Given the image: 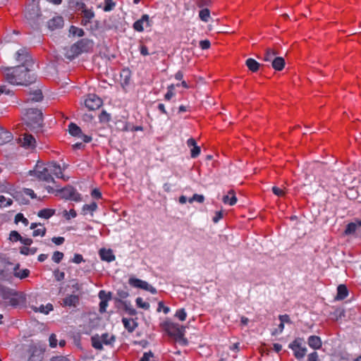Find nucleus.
<instances>
[{"label":"nucleus","mask_w":361,"mask_h":361,"mask_svg":"<svg viewBox=\"0 0 361 361\" xmlns=\"http://www.w3.org/2000/svg\"><path fill=\"white\" fill-rule=\"evenodd\" d=\"M32 68L26 66L1 67L0 71L4 80L8 83L16 86H28L37 80Z\"/></svg>","instance_id":"1"},{"label":"nucleus","mask_w":361,"mask_h":361,"mask_svg":"<svg viewBox=\"0 0 361 361\" xmlns=\"http://www.w3.org/2000/svg\"><path fill=\"white\" fill-rule=\"evenodd\" d=\"M30 173L39 180H54L57 178H63V171L61 166L56 163L45 164L37 161L33 171Z\"/></svg>","instance_id":"2"},{"label":"nucleus","mask_w":361,"mask_h":361,"mask_svg":"<svg viewBox=\"0 0 361 361\" xmlns=\"http://www.w3.org/2000/svg\"><path fill=\"white\" fill-rule=\"evenodd\" d=\"M25 295L22 292L5 288L0 285V305L16 307L25 303Z\"/></svg>","instance_id":"3"},{"label":"nucleus","mask_w":361,"mask_h":361,"mask_svg":"<svg viewBox=\"0 0 361 361\" xmlns=\"http://www.w3.org/2000/svg\"><path fill=\"white\" fill-rule=\"evenodd\" d=\"M23 119L30 128L37 129L42 125V113L37 109H29L25 113Z\"/></svg>","instance_id":"4"},{"label":"nucleus","mask_w":361,"mask_h":361,"mask_svg":"<svg viewBox=\"0 0 361 361\" xmlns=\"http://www.w3.org/2000/svg\"><path fill=\"white\" fill-rule=\"evenodd\" d=\"M92 41L88 39H82L73 44L71 48L73 55L78 56L82 52L89 51L92 47Z\"/></svg>","instance_id":"5"},{"label":"nucleus","mask_w":361,"mask_h":361,"mask_svg":"<svg viewBox=\"0 0 361 361\" xmlns=\"http://www.w3.org/2000/svg\"><path fill=\"white\" fill-rule=\"evenodd\" d=\"M15 58L16 61L19 63L18 66H26L28 67H33L34 66L32 57L25 49L18 50L15 54Z\"/></svg>","instance_id":"6"},{"label":"nucleus","mask_w":361,"mask_h":361,"mask_svg":"<svg viewBox=\"0 0 361 361\" xmlns=\"http://www.w3.org/2000/svg\"><path fill=\"white\" fill-rule=\"evenodd\" d=\"M128 283L130 286L139 288L145 290L150 292L152 294H155L157 293V290L152 286L149 284L147 281H142L136 278H130L128 280Z\"/></svg>","instance_id":"7"},{"label":"nucleus","mask_w":361,"mask_h":361,"mask_svg":"<svg viewBox=\"0 0 361 361\" xmlns=\"http://www.w3.org/2000/svg\"><path fill=\"white\" fill-rule=\"evenodd\" d=\"M152 26V21L147 14H144L142 17L136 20L133 25V29L137 32H143L145 28L150 27Z\"/></svg>","instance_id":"8"},{"label":"nucleus","mask_w":361,"mask_h":361,"mask_svg":"<svg viewBox=\"0 0 361 361\" xmlns=\"http://www.w3.org/2000/svg\"><path fill=\"white\" fill-rule=\"evenodd\" d=\"M85 106L91 111L98 109L102 105V100L96 94H89L85 100Z\"/></svg>","instance_id":"9"},{"label":"nucleus","mask_w":361,"mask_h":361,"mask_svg":"<svg viewBox=\"0 0 361 361\" xmlns=\"http://www.w3.org/2000/svg\"><path fill=\"white\" fill-rule=\"evenodd\" d=\"M68 131L71 135L81 139L83 142L87 143L92 140L91 137L83 134L80 128L73 123L68 126Z\"/></svg>","instance_id":"10"},{"label":"nucleus","mask_w":361,"mask_h":361,"mask_svg":"<svg viewBox=\"0 0 361 361\" xmlns=\"http://www.w3.org/2000/svg\"><path fill=\"white\" fill-rule=\"evenodd\" d=\"M21 145L27 149H33L36 146L35 138L30 134L24 133L19 138Z\"/></svg>","instance_id":"11"},{"label":"nucleus","mask_w":361,"mask_h":361,"mask_svg":"<svg viewBox=\"0 0 361 361\" xmlns=\"http://www.w3.org/2000/svg\"><path fill=\"white\" fill-rule=\"evenodd\" d=\"M289 348L294 351V355L298 359L302 358L307 352L305 347L301 345L299 340L296 339L289 345Z\"/></svg>","instance_id":"12"},{"label":"nucleus","mask_w":361,"mask_h":361,"mask_svg":"<svg viewBox=\"0 0 361 361\" xmlns=\"http://www.w3.org/2000/svg\"><path fill=\"white\" fill-rule=\"evenodd\" d=\"M79 303V297L76 295H68L61 302L63 307H75Z\"/></svg>","instance_id":"13"},{"label":"nucleus","mask_w":361,"mask_h":361,"mask_svg":"<svg viewBox=\"0 0 361 361\" xmlns=\"http://www.w3.org/2000/svg\"><path fill=\"white\" fill-rule=\"evenodd\" d=\"M187 145L190 147V155L191 157L195 158L200 153V147L197 145L196 141L193 138H190L187 141Z\"/></svg>","instance_id":"14"},{"label":"nucleus","mask_w":361,"mask_h":361,"mask_svg":"<svg viewBox=\"0 0 361 361\" xmlns=\"http://www.w3.org/2000/svg\"><path fill=\"white\" fill-rule=\"evenodd\" d=\"M63 25V19L61 16H56L48 22V27L50 30H55L62 27Z\"/></svg>","instance_id":"15"},{"label":"nucleus","mask_w":361,"mask_h":361,"mask_svg":"<svg viewBox=\"0 0 361 361\" xmlns=\"http://www.w3.org/2000/svg\"><path fill=\"white\" fill-rule=\"evenodd\" d=\"M99 256L101 259L104 261L111 262L115 260V255L113 254L111 250L109 249H101L99 250Z\"/></svg>","instance_id":"16"},{"label":"nucleus","mask_w":361,"mask_h":361,"mask_svg":"<svg viewBox=\"0 0 361 361\" xmlns=\"http://www.w3.org/2000/svg\"><path fill=\"white\" fill-rule=\"evenodd\" d=\"M74 189L69 185L56 190V195L60 196L61 198L69 200L71 197V195L73 192Z\"/></svg>","instance_id":"17"},{"label":"nucleus","mask_w":361,"mask_h":361,"mask_svg":"<svg viewBox=\"0 0 361 361\" xmlns=\"http://www.w3.org/2000/svg\"><path fill=\"white\" fill-rule=\"evenodd\" d=\"M222 201L226 204H229L231 206L234 205L237 202V197H235L234 190H229L228 194L223 197Z\"/></svg>","instance_id":"18"},{"label":"nucleus","mask_w":361,"mask_h":361,"mask_svg":"<svg viewBox=\"0 0 361 361\" xmlns=\"http://www.w3.org/2000/svg\"><path fill=\"white\" fill-rule=\"evenodd\" d=\"M82 14V18L81 20V25L83 26H86L88 23H91V20L94 18V12L92 8H90L89 11H85V13Z\"/></svg>","instance_id":"19"},{"label":"nucleus","mask_w":361,"mask_h":361,"mask_svg":"<svg viewBox=\"0 0 361 361\" xmlns=\"http://www.w3.org/2000/svg\"><path fill=\"white\" fill-rule=\"evenodd\" d=\"M13 139L12 133L0 127V145L10 142Z\"/></svg>","instance_id":"20"},{"label":"nucleus","mask_w":361,"mask_h":361,"mask_svg":"<svg viewBox=\"0 0 361 361\" xmlns=\"http://www.w3.org/2000/svg\"><path fill=\"white\" fill-rule=\"evenodd\" d=\"M307 343L313 349H319L322 347V341L319 336H310L308 338Z\"/></svg>","instance_id":"21"},{"label":"nucleus","mask_w":361,"mask_h":361,"mask_svg":"<svg viewBox=\"0 0 361 361\" xmlns=\"http://www.w3.org/2000/svg\"><path fill=\"white\" fill-rule=\"evenodd\" d=\"M271 66L274 70L280 71L284 68L285 61H284L283 58H282V57H280V56L275 57L272 60Z\"/></svg>","instance_id":"22"},{"label":"nucleus","mask_w":361,"mask_h":361,"mask_svg":"<svg viewBox=\"0 0 361 361\" xmlns=\"http://www.w3.org/2000/svg\"><path fill=\"white\" fill-rule=\"evenodd\" d=\"M30 353L31 355L27 361H40L42 358V352L40 350L35 347H31L30 349Z\"/></svg>","instance_id":"23"},{"label":"nucleus","mask_w":361,"mask_h":361,"mask_svg":"<svg viewBox=\"0 0 361 361\" xmlns=\"http://www.w3.org/2000/svg\"><path fill=\"white\" fill-rule=\"evenodd\" d=\"M30 270L27 269H20L19 264H17L14 268L13 275L20 279H23L29 276Z\"/></svg>","instance_id":"24"},{"label":"nucleus","mask_w":361,"mask_h":361,"mask_svg":"<svg viewBox=\"0 0 361 361\" xmlns=\"http://www.w3.org/2000/svg\"><path fill=\"white\" fill-rule=\"evenodd\" d=\"M348 291L345 285H339L337 288L336 300H343L348 296Z\"/></svg>","instance_id":"25"},{"label":"nucleus","mask_w":361,"mask_h":361,"mask_svg":"<svg viewBox=\"0 0 361 361\" xmlns=\"http://www.w3.org/2000/svg\"><path fill=\"white\" fill-rule=\"evenodd\" d=\"M122 322L123 324L124 327L129 331L133 332L137 324L133 319H128L127 318H123Z\"/></svg>","instance_id":"26"},{"label":"nucleus","mask_w":361,"mask_h":361,"mask_svg":"<svg viewBox=\"0 0 361 361\" xmlns=\"http://www.w3.org/2000/svg\"><path fill=\"white\" fill-rule=\"evenodd\" d=\"M97 209V204L96 202H93L90 204H84L82 207V214L84 215L87 214V213H90L92 216V213L96 211Z\"/></svg>","instance_id":"27"},{"label":"nucleus","mask_w":361,"mask_h":361,"mask_svg":"<svg viewBox=\"0 0 361 361\" xmlns=\"http://www.w3.org/2000/svg\"><path fill=\"white\" fill-rule=\"evenodd\" d=\"M55 214V210L51 209H43L38 212L37 216L40 218L48 219Z\"/></svg>","instance_id":"28"},{"label":"nucleus","mask_w":361,"mask_h":361,"mask_svg":"<svg viewBox=\"0 0 361 361\" xmlns=\"http://www.w3.org/2000/svg\"><path fill=\"white\" fill-rule=\"evenodd\" d=\"M245 64L249 68V70L252 72L257 71L259 67V63L257 61L251 58L246 60Z\"/></svg>","instance_id":"29"},{"label":"nucleus","mask_w":361,"mask_h":361,"mask_svg":"<svg viewBox=\"0 0 361 361\" xmlns=\"http://www.w3.org/2000/svg\"><path fill=\"white\" fill-rule=\"evenodd\" d=\"M33 310L35 312H39L47 314L49 312L53 310V305L50 303H48L46 305H42L39 307H35L33 308Z\"/></svg>","instance_id":"30"},{"label":"nucleus","mask_w":361,"mask_h":361,"mask_svg":"<svg viewBox=\"0 0 361 361\" xmlns=\"http://www.w3.org/2000/svg\"><path fill=\"white\" fill-rule=\"evenodd\" d=\"M42 99V93L40 90H35L33 92L30 93L28 100L39 102Z\"/></svg>","instance_id":"31"},{"label":"nucleus","mask_w":361,"mask_h":361,"mask_svg":"<svg viewBox=\"0 0 361 361\" xmlns=\"http://www.w3.org/2000/svg\"><path fill=\"white\" fill-rule=\"evenodd\" d=\"M92 346L97 350H102L103 348L102 342L100 336L98 335L94 336L91 338Z\"/></svg>","instance_id":"32"},{"label":"nucleus","mask_w":361,"mask_h":361,"mask_svg":"<svg viewBox=\"0 0 361 361\" xmlns=\"http://www.w3.org/2000/svg\"><path fill=\"white\" fill-rule=\"evenodd\" d=\"M276 52L271 49H266L264 56V61H270L272 62V60L276 57Z\"/></svg>","instance_id":"33"},{"label":"nucleus","mask_w":361,"mask_h":361,"mask_svg":"<svg viewBox=\"0 0 361 361\" xmlns=\"http://www.w3.org/2000/svg\"><path fill=\"white\" fill-rule=\"evenodd\" d=\"M69 32L73 36L82 37L85 32L82 28L78 27L75 25H71L69 29Z\"/></svg>","instance_id":"34"},{"label":"nucleus","mask_w":361,"mask_h":361,"mask_svg":"<svg viewBox=\"0 0 361 361\" xmlns=\"http://www.w3.org/2000/svg\"><path fill=\"white\" fill-rule=\"evenodd\" d=\"M199 17L202 21L205 23L208 22L210 18L209 10L208 8L202 9L199 12Z\"/></svg>","instance_id":"35"},{"label":"nucleus","mask_w":361,"mask_h":361,"mask_svg":"<svg viewBox=\"0 0 361 361\" xmlns=\"http://www.w3.org/2000/svg\"><path fill=\"white\" fill-rule=\"evenodd\" d=\"M37 249L36 247H28L26 246L20 248V253L24 255H32L37 252Z\"/></svg>","instance_id":"36"},{"label":"nucleus","mask_w":361,"mask_h":361,"mask_svg":"<svg viewBox=\"0 0 361 361\" xmlns=\"http://www.w3.org/2000/svg\"><path fill=\"white\" fill-rule=\"evenodd\" d=\"M281 324H279L280 332H282L284 329V323H290V320L288 314H283L279 316Z\"/></svg>","instance_id":"37"},{"label":"nucleus","mask_w":361,"mask_h":361,"mask_svg":"<svg viewBox=\"0 0 361 361\" xmlns=\"http://www.w3.org/2000/svg\"><path fill=\"white\" fill-rule=\"evenodd\" d=\"M116 6V3L114 0H104V11L106 12L112 11Z\"/></svg>","instance_id":"38"},{"label":"nucleus","mask_w":361,"mask_h":361,"mask_svg":"<svg viewBox=\"0 0 361 361\" xmlns=\"http://www.w3.org/2000/svg\"><path fill=\"white\" fill-rule=\"evenodd\" d=\"M136 302V305H137V307L142 308V309H144V310H149V302H145L142 298H137L135 300Z\"/></svg>","instance_id":"39"},{"label":"nucleus","mask_w":361,"mask_h":361,"mask_svg":"<svg viewBox=\"0 0 361 361\" xmlns=\"http://www.w3.org/2000/svg\"><path fill=\"white\" fill-rule=\"evenodd\" d=\"M19 221H21L25 226H27L29 224L28 220L21 213L17 214L15 216V222L17 224Z\"/></svg>","instance_id":"40"},{"label":"nucleus","mask_w":361,"mask_h":361,"mask_svg":"<svg viewBox=\"0 0 361 361\" xmlns=\"http://www.w3.org/2000/svg\"><path fill=\"white\" fill-rule=\"evenodd\" d=\"M13 204L11 199H7L4 195H0V206L9 207Z\"/></svg>","instance_id":"41"},{"label":"nucleus","mask_w":361,"mask_h":361,"mask_svg":"<svg viewBox=\"0 0 361 361\" xmlns=\"http://www.w3.org/2000/svg\"><path fill=\"white\" fill-rule=\"evenodd\" d=\"M175 316L180 321H185L187 317V313L184 309L178 310Z\"/></svg>","instance_id":"42"},{"label":"nucleus","mask_w":361,"mask_h":361,"mask_svg":"<svg viewBox=\"0 0 361 361\" xmlns=\"http://www.w3.org/2000/svg\"><path fill=\"white\" fill-rule=\"evenodd\" d=\"M356 228H357V224H355V223H350L347 225V227L345 228V233L348 235V234H351V233H353L355 231H356Z\"/></svg>","instance_id":"43"},{"label":"nucleus","mask_w":361,"mask_h":361,"mask_svg":"<svg viewBox=\"0 0 361 361\" xmlns=\"http://www.w3.org/2000/svg\"><path fill=\"white\" fill-rule=\"evenodd\" d=\"M102 343L106 345L111 343V341L114 340L113 336L109 337V334H104L100 336Z\"/></svg>","instance_id":"44"},{"label":"nucleus","mask_w":361,"mask_h":361,"mask_svg":"<svg viewBox=\"0 0 361 361\" xmlns=\"http://www.w3.org/2000/svg\"><path fill=\"white\" fill-rule=\"evenodd\" d=\"M63 257V252L56 251L54 252L52 256V260L56 263H59Z\"/></svg>","instance_id":"45"},{"label":"nucleus","mask_w":361,"mask_h":361,"mask_svg":"<svg viewBox=\"0 0 361 361\" xmlns=\"http://www.w3.org/2000/svg\"><path fill=\"white\" fill-rule=\"evenodd\" d=\"M126 310L130 315L136 314V310L131 306L130 302H123Z\"/></svg>","instance_id":"46"},{"label":"nucleus","mask_w":361,"mask_h":361,"mask_svg":"<svg viewBox=\"0 0 361 361\" xmlns=\"http://www.w3.org/2000/svg\"><path fill=\"white\" fill-rule=\"evenodd\" d=\"M41 227L42 228H40L34 230L33 233H32L33 236H35V237L38 236V235L44 236L45 235L46 228L43 226H42Z\"/></svg>","instance_id":"47"},{"label":"nucleus","mask_w":361,"mask_h":361,"mask_svg":"<svg viewBox=\"0 0 361 361\" xmlns=\"http://www.w3.org/2000/svg\"><path fill=\"white\" fill-rule=\"evenodd\" d=\"M99 297L102 300L108 301L111 299V293H106L104 290H100L99 293Z\"/></svg>","instance_id":"48"},{"label":"nucleus","mask_w":361,"mask_h":361,"mask_svg":"<svg viewBox=\"0 0 361 361\" xmlns=\"http://www.w3.org/2000/svg\"><path fill=\"white\" fill-rule=\"evenodd\" d=\"M21 235L16 231H11L10 233V239L13 241H20Z\"/></svg>","instance_id":"49"},{"label":"nucleus","mask_w":361,"mask_h":361,"mask_svg":"<svg viewBox=\"0 0 361 361\" xmlns=\"http://www.w3.org/2000/svg\"><path fill=\"white\" fill-rule=\"evenodd\" d=\"M204 200V196H203V195H202L195 194V195L192 196V198H190V199L189 200V202H190V203H191V202H194V201H197V202H198L202 203V202H203Z\"/></svg>","instance_id":"50"},{"label":"nucleus","mask_w":361,"mask_h":361,"mask_svg":"<svg viewBox=\"0 0 361 361\" xmlns=\"http://www.w3.org/2000/svg\"><path fill=\"white\" fill-rule=\"evenodd\" d=\"M54 274L56 280L59 281H62L65 277L64 272L59 271V270H55Z\"/></svg>","instance_id":"51"},{"label":"nucleus","mask_w":361,"mask_h":361,"mask_svg":"<svg viewBox=\"0 0 361 361\" xmlns=\"http://www.w3.org/2000/svg\"><path fill=\"white\" fill-rule=\"evenodd\" d=\"M64 216H66L67 219L75 218L77 215L76 212L74 209H70L68 212L67 211H64Z\"/></svg>","instance_id":"52"},{"label":"nucleus","mask_w":361,"mask_h":361,"mask_svg":"<svg viewBox=\"0 0 361 361\" xmlns=\"http://www.w3.org/2000/svg\"><path fill=\"white\" fill-rule=\"evenodd\" d=\"M154 357V354L151 352H147L143 354V356L139 361H149L150 358Z\"/></svg>","instance_id":"53"},{"label":"nucleus","mask_w":361,"mask_h":361,"mask_svg":"<svg viewBox=\"0 0 361 361\" xmlns=\"http://www.w3.org/2000/svg\"><path fill=\"white\" fill-rule=\"evenodd\" d=\"M272 191L277 196H283L284 195L283 189L279 188L276 186H274L272 188Z\"/></svg>","instance_id":"54"},{"label":"nucleus","mask_w":361,"mask_h":361,"mask_svg":"<svg viewBox=\"0 0 361 361\" xmlns=\"http://www.w3.org/2000/svg\"><path fill=\"white\" fill-rule=\"evenodd\" d=\"M210 42L207 39H205V40H202L200 42V47L202 49H207L210 47Z\"/></svg>","instance_id":"55"},{"label":"nucleus","mask_w":361,"mask_h":361,"mask_svg":"<svg viewBox=\"0 0 361 361\" xmlns=\"http://www.w3.org/2000/svg\"><path fill=\"white\" fill-rule=\"evenodd\" d=\"M51 241L57 245L63 244L65 241L63 237H54L51 238Z\"/></svg>","instance_id":"56"},{"label":"nucleus","mask_w":361,"mask_h":361,"mask_svg":"<svg viewBox=\"0 0 361 361\" xmlns=\"http://www.w3.org/2000/svg\"><path fill=\"white\" fill-rule=\"evenodd\" d=\"M49 345L52 348H55L57 345V339L54 334H51L49 337Z\"/></svg>","instance_id":"57"},{"label":"nucleus","mask_w":361,"mask_h":361,"mask_svg":"<svg viewBox=\"0 0 361 361\" xmlns=\"http://www.w3.org/2000/svg\"><path fill=\"white\" fill-rule=\"evenodd\" d=\"M71 200H73L75 202H79L81 200V196L79 193H78L75 190L71 195V197L69 199Z\"/></svg>","instance_id":"58"},{"label":"nucleus","mask_w":361,"mask_h":361,"mask_svg":"<svg viewBox=\"0 0 361 361\" xmlns=\"http://www.w3.org/2000/svg\"><path fill=\"white\" fill-rule=\"evenodd\" d=\"M158 305H159L158 309H157L158 312H160L161 310L162 309L165 314H167L168 312H169V311H170L169 307H165L162 302H159Z\"/></svg>","instance_id":"59"},{"label":"nucleus","mask_w":361,"mask_h":361,"mask_svg":"<svg viewBox=\"0 0 361 361\" xmlns=\"http://www.w3.org/2000/svg\"><path fill=\"white\" fill-rule=\"evenodd\" d=\"M140 51L142 56H147L149 54L148 51V48L144 44H140Z\"/></svg>","instance_id":"60"},{"label":"nucleus","mask_w":361,"mask_h":361,"mask_svg":"<svg viewBox=\"0 0 361 361\" xmlns=\"http://www.w3.org/2000/svg\"><path fill=\"white\" fill-rule=\"evenodd\" d=\"M91 195L92 197L96 199H100L102 197V193L98 189L92 190Z\"/></svg>","instance_id":"61"},{"label":"nucleus","mask_w":361,"mask_h":361,"mask_svg":"<svg viewBox=\"0 0 361 361\" xmlns=\"http://www.w3.org/2000/svg\"><path fill=\"white\" fill-rule=\"evenodd\" d=\"M72 261L75 264H79L83 261V257L80 254H75Z\"/></svg>","instance_id":"62"},{"label":"nucleus","mask_w":361,"mask_h":361,"mask_svg":"<svg viewBox=\"0 0 361 361\" xmlns=\"http://www.w3.org/2000/svg\"><path fill=\"white\" fill-rule=\"evenodd\" d=\"M50 361H70L67 357L63 356H55L50 359Z\"/></svg>","instance_id":"63"},{"label":"nucleus","mask_w":361,"mask_h":361,"mask_svg":"<svg viewBox=\"0 0 361 361\" xmlns=\"http://www.w3.org/2000/svg\"><path fill=\"white\" fill-rule=\"evenodd\" d=\"M318 355L316 352L312 353L308 355L309 361H317Z\"/></svg>","instance_id":"64"}]
</instances>
